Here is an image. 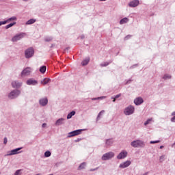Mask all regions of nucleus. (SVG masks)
<instances>
[{
    "label": "nucleus",
    "mask_w": 175,
    "mask_h": 175,
    "mask_svg": "<svg viewBox=\"0 0 175 175\" xmlns=\"http://www.w3.org/2000/svg\"><path fill=\"white\" fill-rule=\"evenodd\" d=\"M75 114H76V111H72L70 113H69L68 114L67 120H70V118H72V117H73V116H75Z\"/></svg>",
    "instance_id": "412c9836"
},
{
    "label": "nucleus",
    "mask_w": 175,
    "mask_h": 175,
    "mask_svg": "<svg viewBox=\"0 0 175 175\" xmlns=\"http://www.w3.org/2000/svg\"><path fill=\"white\" fill-rule=\"evenodd\" d=\"M132 38V36L128 35L126 37H124V40H128V39H131Z\"/></svg>",
    "instance_id": "58836bf2"
},
{
    "label": "nucleus",
    "mask_w": 175,
    "mask_h": 175,
    "mask_svg": "<svg viewBox=\"0 0 175 175\" xmlns=\"http://www.w3.org/2000/svg\"><path fill=\"white\" fill-rule=\"evenodd\" d=\"M171 122H175V116H173V117L171 118Z\"/></svg>",
    "instance_id": "37998d69"
},
{
    "label": "nucleus",
    "mask_w": 175,
    "mask_h": 175,
    "mask_svg": "<svg viewBox=\"0 0 175 175\" xmlns=\"http://www.w3.org/2000/svg\"><path fill=\"white\" fill-rule=\"evenodd\" d=\"M27 85H37L38 81L33 79H29L27 81Z\"/></svg>",
    "instance_id": "ddd939ff"
},
{
    "label": "nucleus",
    "mask_w": 175,
    "mask_h": 175,
    "mask_svg": "<svg viewBox=\"0 0 175 175\" xmlns=\"http://www.w3.org/2000/svg\"><path fill=\"white\" fill-rule=\"evenodd\" d=\"M172 116H175V111L172 113Z\"/></svg>",
    "instance_id": "de8ad7c7"
},
{
    "label": "nucleus",
    "mask_w": 175,
    "mask_h": 175,
    "mask_svg": "<svg viewBox=\"0 0 175 175\" xmlns=\"http://www.w3.org/2000/svg\"><path fill=\"white\" fill-rule=\"evenodd\" d=\"M99 1H100V2H103V1H105L106 0H99Z\"/></svg>",
    "instance_id": "09e8293b"
},
{
    "label": "nucleus",
    "mask_w": 175,
    "mask_h": 175,
    "mask_svg": "<svg viewBox=\"0 0 175 175\" xmlns=\"http://www.w3.org/2000/svg\"><path fill=\"white\" fill-rule=\"evenodd\" d=\"M8 23H9V21H8V19H7L6 21H1V25H4L5 24H8Z\"/></svg>",
    "instance_id": "e433bc0d"
},
{
    "label": "nucleus",
    "mask_w": 175,
    "mask_h": 175,
    "mask_svg": "<svg viewBox=\"0 0 175 175\" xmlns=\"http://www.w3.org/2000/svg\"><path fill=\"white\" fill-rule=\"evenodd\" d=\"M160 148H161V149L163 148V146H160Z\"/></svg>",
    "instance_id": "3c124183"
},
{
    "label": "nucleus",
    "mask_w": 175,
    "mask_h": 175,
    "mask_svg": "<svg viewBox=\"0 0 175 175\" xmlns=\"http://www.w3.org/2000/svg\"><path fill=\"white\" fill-rule=\"evenodd\" d=\"M45 42H51L53 40V37L47 36L44 38Z\"/></svg>",
    "instance_id": "7c9ffc66"
},
{
    "label": "nucleus",
    "mask_w": 175,
    "mask_h": 175,
    "mask_svg": "<svg viewBox=\"0 0 175 175\" xmlns=\"http://www.w3.org/2000/svg\"><path fill=\"white\" fill-rule=\"evenodd\" d=\"M131 146L134 148H144L146 147V143L143 140L136 139L131 142Z\"/></svg>",
    "instance_id": "f257e3e1"
},
{
    "label": "nucleus",
    "mask_w": 175,
    "mask_h": 175,
    "mask_svg": "<svg viewBox=\"0 0 175 175\" xmlns=\"http://www.w3.org/2000/svg\"><path fill=\"white\" fill-rule=\"evenodd\" d=\"M16 22H13L12 23H10L8 25H7L5 26V29H9V28H12V27H13V25H16Z\"/></svg>",
    "instance_id": "393cba45"
},
{
    "label": "nucleus",
    "mask_w": 175,
    "mask_h": 175,
    "mask_svg": "<svg viewBox=\"0 0 175 175\" xmlns=\"http://www.w3.org/2000/svg\"><path fill=\"white\" fill-rule=\"evenodd\" d=\"M139 0H134L129 3V6L130 8H136V6H139Z\"/></svg>",
    "instance_id": "4468645a"
},
{
    "label": "nucleus",
    "mask_w": 175,
    "mask_h": 175,
    "mask_svg": "<svg viewBox=\"0 0 175 175\" xmlns=\"http://www.w3.org/2000/svg\"><path fill=\"white\" fill-rule=\"evenodd\" d=\"M49 157H51V152L47 150L44 152V157L49 158Z\"/></svg>",
    "instance_id": "c85d7f7f"
},
{
    "label": "nucleus",
    "mask_w": 175,
    "mask_h": 175,
    "mask_svg": "<svg viewBox=\"0 0 175 175\" xmlns=\"http://www.w3.org/2000/svg\"><path fill=\"white\" fill-rule=\"evenodd\" d=\"M23 1H24V2H27V1H28V0H23Z\"/></svg>",
    "instance_id": "603ef678"
},
{
    "label": "nucleus",
    "mask_w": 175,
    "mask_h": 175,
    "mask_svg": "<svg viewBox=\"0 0 175 175\" xmlns=\"http://www.w3.org/2000/svg\"><path fill=\"white\" fill-rule=\"evenodd\" d=\"M103 114H105V110H102L97 116V121H99L100 120V116H103Z\"/></svg>",
    "instance_id": "cd10ccee"
},
{
    "label": "nucleus",
    "mask_w": 175,
    "mask_h": 175,
    "mask_svg": "<svg viewBox=\"0 0 175 175\" xmlns=\"http://www.w3.org/2000/svg\"><path fill=\"white\" fill-rule=\"evenodd\" d=\"M27 34L25 33H20L16 34L12 38V42H18V40H21L23 38H24Z\"/></svg>",
    "instance_id": "423d86ee"
},
{
    "label": "nucleus",
    "mask_w": 175,
    "mask_h": 175,
    "mask_svg": "<svg viewBox=\"0 0 175 175\" xmlns=\"http://www.w3.org/2000/svg\"><path fill=\"white\" fill-rule=\"evenodd\" d=\"M133 66H131V68H133Z\"/></svg>",
    "instance_id": "864d4df0"
},
{
    "label": "nucleus",
    "mask_w": 175,
    "mask_h": 175,
    "mask_svg": "<svg viewBox=\"0 0 175 175\" xmlns=\"http://www.w3.org/2000/svg\"><path fill=\"white\" fill-rule=\"evenodd\" d=\"M23 85L21 82H18L17 81H14L12 82V85L13 88H20V87Z\"/></svg>",
    "instance_id": "2eb2a0df"
},
{
    "label": "nucleus",
    "mask_w": 175,
    "mask_h": 175,
    "mask_svg": "<svg viewBox=\"0 0 175 175\" xmlns=\"http://www.w3.org/2000/svg\"><path fill=\"white\" fill-rule=\"evenodd\" d=\"M144 100H143V98L142 97H137L134 100V103L136 105V106H139L143 103Z\"/></svg>",
    "instance_id": "f8f14e48"
},
{
    "label": "nucleus",
    "mask_w": 175,
    "mask_h": 175,
    "mask_svg": "<svg viewBox=\"0 0 175 175\" xmlns=\"http://www.w3.org/2000/svg\"><path fill=\"white\" fill-rule=\"evenodd\" d=\"M131 81H132V80H129L126 81V84H129L131 83Z\"/></svg>",
    "instance_id": "49530a36"
},
{
    "label": "nucleus",
    "mask_w": 175,
    "mask_h": 175,
    "mask_svg": "<svg viewBox=\"0 0 175 175\" xmlns=\"http://www.w3.org/2000/svg\"><path fill=\"white\" fill-rule=\"evenodd\" d=\"M8 23H10L11 21H17V17L16 16H12L11 18H9L8 19H7Z\"/></svg>",
    "instance_id": "bb28decb"
},
{
    "label": "nucleus",
    "mask_w": 175,
    "mask_h": 175,
    "mask_svg": "<svg viewBox=\"0 0 175 175\" xmlns=\"http://www.w3.org/2000/svg\"><path fill=\"white\" fill-rule=\"evenodd\" d=\"M34 23H36V19H29L27 21L26 25H31V24H34Z\"/></svg>",
    "instance_id": "b1692460"
},
{
    "label": "nucleus",
    "mask_w": 175,
    "mask_h": 175,
    "mask_svg": "<svg viewBox=\"0 0 175 175\" xmlns=\"http://www.w3.org/2000/svg\"><path fill=\"white\" fill-rule=\"evenodd\" d=\"M99 167H96L94 169H90V172H95L96 170H98Z\"/></svg>",
    "instance_id": "79ce46f5"
},
{
    "label": "nucleus",
    "mask_w": 175,
    "mask_h": 175,
    "mask_svg": "<svg viewBox=\"0 0 175 175\" xmlns=\"http://www.w3.org/2000/svg\"><path fill=\"white\" fill-rule=\"evenodd\" d=\"M163 79L164 80H167V79H172V76H171V75H169L168 74H165V75H164Z\"/></svg>",
    "instance_id": "c756f323"
},
{
    "label": "nucleus",
    "mask_w": 175,
    "mask_h": 175,
    "mask_svg": "<svg viewBox=\"0 0 175 175\" xmlns=\"http://www.w3.org/2000/svg\"><path fill=\"white\" fill-rule=\"evenodd\" d=\"M20 94H21L20 90H13L9 94L8 98H10V99H15V98H17V96H18Z\"/></svg>",
    "instance_id": "0eeeda50"
},
{
    "label": "nucleus",
    "mask_w": 175,
    "mask_h": 175,
    "mask_svg": "<svg viewBox=\"0 0 175 175\" xmlns=\"http://www.w3.org/2000/svg\"><path fill=\"white\" fill-rule=\"evenodd\" d=\"M39 103L41 106H46L47 103H49V100L47 98H41L40 99Z\"/></svg>",
    "instance_id": "dca6fc26"
},
{
    "label": "nucleus",
    "mask_w": 175,
    "mask_h": 175,
    "mask_svg": "<svg viewBox=\"0 0 175 175\" xmlns=\"http://www.w3.org/2000/svg\"><path fill=\"white\" fill-rule=\"evenodd\" d=\"M81 132H83V129L75 130L74 131L70 132L68 133V137H73V136L81 135Z\"/></svg>",
    "instance_id": "6e6552de"
},
{
    "label": "nucleus",
    "mask_w": 175,
    "mask_h": 175,
    "mask_svg": "<svg viewBox=\"0 0 175 175\" xmlns=\"http://www.w3.org/2000/svg\"><path fill=\"white\" fill-rule=\"evenodd\" d=\"M113 143H114V140H113V139H108L106 140L105 144L107 147H109V146H112Z\"/></svg>",
    "instance_id": "6ab92c4d"
},
{
    "label": "nucleus",
    "mask_w": 175,
    "mask_h": 175,
    "mask_svg": "<svg viewBox=\"0 0 175 175\" xmlns=\"http://www.w3.org/2000/svg\"><path fill=\"white\" fill-rule=\"evenodd\" d=\"M3 144H8V138L7 137H4Z\"/></svg>",
    "instance_id": "ea45409f"
},
{
    "label": "nucleus",
    "mask_w": 175,
    "mask_h": 175,
    "mask_svg": "<svg viewBox=\"0 0 175 175\" xmlns=\"http://www.w3.org/2000/svg\"><path fill=\"white\" fill-rule=\"evenodd\" d=\"M42 126V128H46V126H47V124L43 123Z\"/></svg>",
    "instance_id": "c03bdc74"
},
{
    "label": "nucleus",
    "mask_w": 175,
    "mask_h": 175,
    "mask_svg": "<svg viewBox=\"0 0 175 175\" xmlns=\"http://www.w3.org/2000/svg\"><path fill=\"white\" fill-rule=\"evenodd\" d=\"M34 54H35V50H33V48H32V47L27 49L25 51V58H32V57H33Z\"/></svg>",
    "instance_id": "7ed1b4c3"
},
{
    "label": "nucleus",
    "mask_w": 175,
    "mask_h": 175,
    "mask_svg": "<svg viewBox=\"0 0 175 175\" xmlns=\"http://www.w3.org/2000/svg\"><path fill=\"white\" fill-rule=\"evenodd\" d=\"M135 113V107L129 105L126 107L124 110V113L125 116H131Z\"/></svg>",
    "instance_id": "f03ea898"
},
{
    "label": "nucleus",
    "mask_w": 175,
    "mask_h": 175,
    "mask_svg": "<svg viewBox=\"0 0 175 175\" xmlns=\"http://www.w3.org/2000/svg\"><path fill=\"white\" fill-rule=\"evenodd\" d=\"M31 72H32V68L27 67L22 71L21 76L22 77L29 76L31 75Z\"/></svg>",
    "instance_id": "1a4fd4ad"
},
{
    "label": "nucleus",
    "mask_w": 175,
    "mask_h": 175,
    "mask_svg": "<svg viewBox=\"0 0 175 175\" xmlns=\"http://www.w3.org/2000/svg\"><path fill=\"white\" fill-rule=\"evenodd\" d=\"M121 96V94H117L115 96V99H118Z\"/></svg>",
    "instance_id": "a19ab883"
},
{
    "label": "nucleus",
    "mask_w": 175,
    "mask_h": 175,
    "mask_svg": "<svg viewBox=\"0 0 175 175\" xmlns=\"http://www.w3.org/2000/svg\"><path fill=\"white\" fill-rule=\"evenodd\" d=\"M111 62H104V63H102L100 64V66L103 67V66H107L109 64H111Z\"/></svg>",
    "instance_id": "72a5a7b5"
},
{
    "label": "nucleus",
    "mask_w": 175,
    "mask_h": 175,
    "mask_svg": "<svg viewBox=\"0 0 175 175\" xmlns=\"http://www.w3.org/2000/svg\"><path fill=\"white\" fill-rule=\"evenodd\" d=\"M131 163H132V162H131V161H126L120 163L119 165V167L120 169H125L126 167L131 166Z\"/></svg>",
    "instance_id": "9b49d317"
},
{
    "label": "nucleus",
    "mask_w": 175,
    "mask_h": 175,
    "mask_svg": "<svg viewBox=\"0 0 175 175\" xmlns=\"http://www.w3.org/2000/svg\"><path fill=\"white\" fill-rule=\"evenodd\" d=\"M85 166H87V163L83 162L81 163L80 165L79 166V170H83V169L85 168Z\"/></svg>",
    "instance_id": "4be33fe9"
},
{
    "label": "nucleus",
    "mask_w": 175,
    "mask_h": 175,
    "mask_svg": "<svg viewBox=\"0 0 175 175\" xmlns=\"http://www.w3.org/2000/svg\"><path fill=\"white\" fill-rule=\"evenodd\" d=\"M22 170H17L15 172V173L14 174V175H21L22 174V173H21Z\"/></svg>",
    "instance_id": "473e14b6"
},
{
    "label": "nucleus",
    "mask_w": 175,
    "mask_h": 175,
    "mask_svg": "<svg viewBox=\"0 0 175 175\" xmlns=\"http://www.w3.org/2000/svg\"><path fill=\"white\" fill-rule=\"evenodd\" d=\"M128 157V152L126 150H122L117 156V159H125Z\"/></svg>",
    "instance_id": "9d476101"
},
{
    "label": "nucleus",
    "mask_w": 175,
    "mask_h": 175,
    "mask_svg": "<svg viewBox=\"0 0 175 175\" xmlns=\"http://www.w3.org/2000/svg\"><path fill=\"white\" fill-rule=\"evenodd\" d=\"M111 99H113V102H116V100L117 98H116V97H111Z\"/></svg>",
    "instance_id": "a18cd8bd"
},
{
    "label": "nucleus",
    "mask_w": 175,
    "mask_h": 175,
    "mask_svg": "<svg viewBox=\"0 0 175 175\" xmlns=\"http://www.w3.org/2000/svg\"><path fill=\"white\" fill-rule=\"evenodd\" d=\"M64 121H65V119L64 118H59V120H57L55 122V125L57 126H59V125H62V124H64Z\"/></svg>",
    "instance_id": "a211bd4d"
},
{
    "label": "nucleus",
    "mask_w": 175,
    "mask_h": 175,
    "mask_svg": "<svg viewBox=\"0 0 175 175\" xmlns=\"http://www.w3.org/2000/svg\"><path fill=\"white\" fill-rule=\"evenodd\" d=\"M98 99H106V96L94 98H92V100H98Z\"/></svg>",
    "instance_id": "2f4dec72"
},
{
    "label": "nucleus",
    "mask_w": 175,
    "mask_h": 175,
    "mask_svg": "<svg viewBox=\"0 0 175 175\" xmlns=\"http://www.w3.org/2000/svg\"><path fill=\"white\" fill-rule=\"evenodd\" d=\"M151 121H152V118L148 119L147 121H146L144 122V125H148V124H150V122H151Z\"/></svg>",
    "instance_id": "f704fd0d"
},
{
    "label": "nucleus",
    "mask_w": 175,
    "mask_h": 175,
    "mask_svg": "<svg viewBox=\"0 0 175 175\" xmlns=\"http://www.w3.org/2000/svg\"><path fill=\"white\" fill-rule=\"evenodd\" d=\"M46 66H42L40 68V72L42 73H46Z\"/></svg>",
    "instance_id": "a878e982"
},
{
    "label": "nucleus",
    "mask_w": 175,
    "mask_h": 175,
    "mask_svg": "<svg viewBox=\"0 0 175 175\" xmlns=\"http://www.w3.org/2000/svg\"><path fill=\"white\" fill-rule=\"evenodd\" d=\"M128 21H129V19L128 18H124L120 20V25L126 24V23H128Z\"/></svg>",
    "instance_id": "5701e85b"
},
{
    "label": "nucleus",
    "mask_w": 175,
    "mask_h": 175,
    "mask_svg": "<svg viewBox=\"0 0 175 175\" xmlns=\"http://www.w3.org/2000/svg\"><path fill=\"white\" fill-rule=\"evenodd\" d=\"M164 161H165V155L161 156L159 158V162L162 163V162H163Z\"/></svg>",
    "instance_id": "c9c22d12"
},
{
    "label": "nucleus",
    "mask_w": 175,
    "mask_h": 175,
    "mask_svg": "<svg viewBox=\"0 0 175 175\" xmlns=\"http://www.w3.org/2000/svg\"><path fill=\"white\" fill-rule=\"evenodd\" d=\"M50 81H51V79H50V78H45L42 81H41V84H42V85H46V84H49Z\"/></svg>",
    "instance_id": "f3484780"
},
{
    "label": "nucleus",
    "mask_w": 175,
    "mask_h": 175,
    "mask_svg": "<svg viewBox=\"0 0 175 175\" xmlns=\"http://www.w3.org/2000/svg\"><path fill=\"white\" fill-rule=\"evenodd\" d=\"M111 158H114V152H109L104 154L102 156L101 159H102V161H109V160L111 159Z\"/></svg>",
    "instance_id": "39448f33"
},
{
    "label": "nucleus",
    "mask_w": 175,
    "mask_h": 175,
    "mask_svg": "<svg viewBox=\"0 0 175 175\" xmlns=\"http://www.w3.org/2000/svg\"><path fill=\"white\" fill-rule=\"evenodd\" d=\"M159 140H157V141H150V144H155L157 143H159Z\"/></svg>",
    "instance_id": "4c0bfd02"
},
{
    "label": "nucleus",
    "mask_w": 175,
    "mask_h": 175,
    "mask_svg": "<svg viewBox=\"0 0 175 175\" xmlns=\"http://www.w3.org/2000/svg\"><path fill=\"white\" fill-rule=\"evenodd\" d=\"M89 62H90V57H87L84 59L83 61L81 62V65L83 66H85V65H88Z\"/></svg>",
    "instance_id": "aec40b11"
},
{
    "label": "nucleus",
    "mask_w": 175,
    "mask_h": 175,
    "mask_svg": "<svg viewBox=\"0 0 175 175\" xmlns=\"http://www.w3.org/2000/svg\"><path fill=\"white\" fill-rule=\"evenodd\" d=\"M81 39H84V36H81Z\"/></svg>",
    "instance_id": "8fccbe9b"
},
{
    "label": "nucleus",
    "mask_w": 175,
    "mask_h": 175,
    "mask_svg": "<svg viewBox=\"0 0 175 175\" xmlns=\"http://www.w3.org/2000/svg\"><path fill=\"white\" fill-rule=\"evenodd\" d=\"M20 150H23V147L15 148L14 150L8 151L7 153V157H11L12 155H17V154H21L23 151H20Z\"/></svg>",
    "instance_id": "20e7f679"
}]
</instances>
